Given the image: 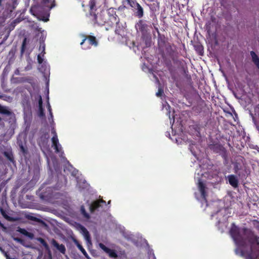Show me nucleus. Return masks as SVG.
Returning a JSON list of instances; mask_svg holds the SVG:
<instances>
[{
    "label": "nucleus",
    "mask_w": 259,
    "mask_h": 259,
    "mask_svg": "<svg viewBox=\"0 0 259 259\" xmlns=\"http://www.w3.org/2000/svg\"><path fill=\"white\" fill-rule=\"evenodd\" d=\"M38 116L41 118L45 117V114L44 112V109L42 107V100L41 96L39 97L38 100Z\"/></svg>",
    "instance_id": "nucleus-17"
},
{
    "label": "nucleus",
    "mask_w": 259,
    "mask_h": 259,
    "mask_svg": "<svg viewBox=\"0 0 259 259\" xmlns=\"http://www.w3.org/2000/svg\"><path fill=\"white\" fill-rule=\"evenodd\" d=\"M4 155L10 161H13L14 160L13 156L12 154H10L7 152H4Z\"/></svg>",
    "instance_id": "nucleus-35"
},
{
    "label": "nucleus",
    "mask_w": 259,
    "mask_h": 259,
    "mask_svg": "<svg viewBox=\"0 0 259 259\" xmlns=\"http://www.w3.org/2000/svg\"><path fill=\"white\" fill-rule=\"evenodd\" d=\"M33 81V78L30 77H21L19 78L18 82L19 83H24L28 82L29 83H31Z\"/></svg>",
    "instance_id": "nucleus-24"
},
{
    "label": "nucleus",
    "mask_w": 259,
    "mask_h": 259,
    "mask_svg": "<svg viewBox=\"0 0 259 259\" xmlns=\"http://www.w3.org/2000/svg\"><path fill=\"white\" fill-rule=\"evenodd\" d=\"M104 1L105 2V1H106V0H104Z\"/></svg>",
    "instance_id": "nucleus-55"
},
{
    "label": "nucleus",
    "mask_w": 259,
    "mask_h": 259,
    "mask_svg": "<svg viewBox=\"0 0 259 259\" xmlns=\"http://www.w3.org/2000/svg\"><path fill=\"white\" fill-rule=\"evenodd\" d=\"M8 36H9V34H8V35H6V36L4 37V38H3V39L2 41V42H1V43H0V45H1L2 44H3V43L4 42V41H6V40L7 39V38H8Z\"/></svg>",
    "instance_id": "nucleus-45"
},
{
    "label": "nucleus",
    "mask_w": 259,
    "mask_h": 259,
    "mask_svg": "<svg viewBox=\"0 0 259 259\" xmlns=\"http://www.w3.org/2000/svg\"><path fill=\"white\" fill-rule=\"evenodd\" d=\"M29 219L31 220H32V221H35L36 220V218L35 217H30L29 218Z\"/></svg>",
    "instance_id": "nucleus-48"
},
{
    "label": "nucleus",
    "mask_w": 259,
    "mask_h": 259,
    "mask_svg": "<svg viewBox=\"0 0 259 259\" xmlns=\"http://www.w3.org/2000/svg\"><path fill=\"white\" fill-rule=\"evenodd\" d=\"M209 148L216 153H220L226 158L227 150L225 148L219 143H215L209 145Z\"/></svg>",
    "instance_id": "nucleus-6"
},
{
    "label": "nucleus",
    "mask_w": 259,
    "mask_h": 259,
    "mask_svg": "<svg viewBox=\"0 0 259 259\" xmlns=\"http://www.w3.org/2000/svg\"><path fill=\"white\" fill-rule=\"evenodd\" d=\"M115 24L116 25L115 33L118 35H121L122 32L123 31V26H120L119 23L118 24Z\"/></svg>",
    "instance_id": "nucleus-25"
},
{
    "label": "nucleus",
    "mask_w": 259,
    "mask_h": 259,
    "mask_svg": "<svg viewBox=\"0 0 259 259\" xmlns=\"http://www.w3.org/2000/svg\"><path fill=\"white\" fill-rule=\"evenodd\" d=\"M242 232L244 240L249 242L250 247L249 251L241 249L240 255L245 257V259H259V237L251 229L247 228H243Z\"/></svg>",
    "instance_id": "nucleus-1"
},
{
    "label": "nucleus",
    "mask_w": 259,
    "mask_h": 259,
    "mask_svg": "<svg viewBox=\"0 0 259 259\" xmlns=\"http://www.w3.org/2000/svg\"><path fill=\"white\" fill-rule=\"evenodd\" d=\"M135 10V16L138 18H141L144 16V9L143 7L140 5L139 3L136 4L135 8H133Z\"/></svg>",
    "instance_id": "nucleus-14"
},
{
    "label": "nucleus",
    "mask_w": 259,
    "mask_h": 259,
    "mask_svg": "<svg viewBox=\"0 0 259 259\" xmlns=\"http://www.w3.org/2000/svg\"><path fill=\"white\" fill-rule=\"evenodd\" d=\"M39 50L41 51V53L39 54L42 55V56H44L45 54H46L45 44L44 42L40 43Z\"/></svg>",
    "instance_id": "nucleus-30"
},
{
    "label": "nucleus",
    "mask_w": 259,
    "mask_h": 259,
    "mask_svg": "<svg viewBox=\"0 0 259 259\" xmlns=\"http://www.w3.org/2000/svg\"><path fill=\"white\" fill-rule=\"evenodd\" d=\"M49 20V19L48 18H46V19H43V21H44L45 22H47Z\"/></svg>",
    "instance_id": "nucleus-49"
},
{
    "label": "nucleus",
    "mask_w": 259,
    "mask_h": 259,
    "mask_svg": "<svg viewBox=\"0 0 259 259\" xmlns=\"http://www.w3.org/2000/svg\"><path fill=\"white\" fill-rule=\"evenodd\" d=\"M253 226L259 231V221L256 220L252 221Z\"/></svg>",
    "instance_id": "nucleus-36"
},
{
    "label": "nucleus",
    "mask_w": 259,
    "mask_h": 259,
    "mask_svg": "<svg viewBox=\"0 0 259 259\" xmlns=\"http://www.w3.org/2000/svg\"><path fill=\"white\" fill-rule=\"evenodd\" d=\"M175 63L178 64L179 66H180L182 68H184V63H185V61L184 60H176L175 61Z\"/></svg>",
    "instance_id": "nucleus-37"
},
{
    "label": "nucleus",
    "mask_w": 259,
    "mask_h": 259,
    "mask_svg": "<svg viewBox=\"0 0 259 259\" xmlns=\"http://www.w3.org/2000/svg\"><path fill=\"white\" fill-rule=\"evenodd\" d=\"M37 241L44 247L46 251H47L50 259H52V252L50 250V247L45 240L42 238H37Z\"/></svg>",
    "instance_id": "nucleus-13"
},
{
    "label": "nucleus",
    "mask_w": 259,
    "mask_h": 259,
    "mask_svg": "<svg viewBox=\"0 0 259 259\" xmlns=\"http://www.w3.org/2000/svg\"><path fill=\"white\" fill-rule=\"evenodd\" d=\"M107 12L108 15H115V14H116L115 9L114 8H110L109 9H108L107 10Z\"/></svg>",
    "instance_id": "nucleus-33"
},
{
    "label": "nucleus",
    "mask_w": 259,
    "mask_h": 259,
    "mask_svg": "<svg viewBox=\"0 0 259 259\" xmlns=\"http://www.w3.org/2000/svg\"><path fill=\"white\" fill-rule=\"evenodd\" d=\"M3 0H0V6L2 5V3Z\"/></svg>",
    "instance_id": "nucleus-50"
},
{
    "label": "nucleus",
    "mask_w": 259,
    "mask_h": 259,
    "mask_svg": "<svg viewBox=\"0 0 259 259\" xmlns=\"http://www.w3.org/2000/svg\"><path fill=\"white\" fill-rule=\"evenodd\" d=\"M163 94V90L161 88H159L158 92L156 93V95L157 97H160Z\"/></svg>",
    "instance_id": "nucleus-38"
},
{
    "label": "nucleus",
    "mask_w": 259,
    "mask_h": 259,
    "mask_svg": "<svg viewBox=\"0 0 259 259\" xmlns=\"http://www.w3.org/2000/svg\"><path fill=\"white\" fill-rule=\"evenodd\" d=\"M129 6L133 8L138 3L136 0H126Z\"/></svg>",
    "instance_id": "nucleus-32"
},
{
    "label": "nucleus",
    "mask_w": 259,
    "mask_h": 259,
    "mask_svg": "<svg viewBox=\"0 0 259 259\" xmlns=\"http://www.w3.org/2000/svg\"><path fill=\"white\" fill-rule=\"evenodd\" d=\"M0 227L3 228L4 230L6 229V227L4 226V225L0 221Z\"/></svg>",
    "instance_id": "nucleus-46"
},
{
    "label": "nucleus",
    "mask_w": 259,
    "mask_h": 259,
    "mask_svg": "<svg viewBox=\"0 0 259 259\" xmlns=\"http://www.w3.org/2000/svg\"><path fill=\"white\" fill-rule=\"evenodd\" d=\"M19 232L23 235L29 236V233L24 229H20Z\"/></svg>",
    "instance_id": "nucleus-39"
},
{
    "label": "nucleus",
    "mask_w": 259,
    "mask_h": 259,
    "mask_svg": "<svg viewBox=\"0 0 259 259\" xmlns=\"http://www.w3.org/2000/svg\"><path fill=\"white\" fill-rule=\"evenodd\" d=\"M250 56L252 62L256 66V67L259 69V57L256 54V53L252 51L250 52Z\"/></svg>",
    "instance_id": "nucleus-18"
},
{
    "label": "nucleus",
    "mask_w": 259,
    "mask_h": 259,
    "mask_svg": "<svg viewBox=\"0 0 259 259\" xmlns=\"http://www.w3.org/2000/svg\"><path fill=\"white\" fill-rule=\"evenodd\" d=\"M51 244L61 253L63 254L65 253L66 248L64 245H63V244H59L55 239H52L51 240Z\"/></svg>",
    "instance_id": "nucleus-11"
},
{
    "label": "nucleus",
    "mask_w": 259,
    "mask_h": 259,
    "mask_svg": "<svg viewBox=\"0 0 259 259\" xmlns=\"http://www.w3.org/2000/svg\"><path fill=\"white\" fill-rule=\"evenodd\" d=\"M238 249H236V254H238Z\"/></svg>",
    "instance_id": "nucleus-51"
},
{
    "label": "nucleus",
    "mask_w": 259,
    "mask_h": 259,
    "mask_svg": "<svg viewBox=\"0 0 259 259\" xmlns=\"http://www.w3.org/2000/svg\"><path fill=\"white\" fill-rule=\"evenodd\" d=\"M89 18L94 26H102L106 25L107 26V17L103 11L96 14L95 12L89 14Z\"/></svg>",
    "instance_id": "nucleus-2"
},
{
    "label": "nucleus",
    "mask_w": 259,
    "mask_h": 259,
    "mask_svg": "<svg viewBox=\"0 0 259 259\" xmlns=\"http://www.w3.org/2000/svg\"><path fill=\"white\" fill-rule=\"evenodd\" d=\"M198 188L199 190L201 193V197L204 199H206V192L205 191V184L201 181V180H199V182L198 183Z\"/></svg>",
    "instance_id": "nucleus-15"
},
{
    "label": "nucleus",
    "mask_w": 259,
    "mask_h": 259,
    "mask_svg": "<svg viewBox=\"0 0 259 259\" xmlns=\"http://www.w3.org/2000/svg\"><path fill=\"white\" fill-rule=\"evenodd\" d=\"M194 47L198 55H202L203 54L204 49L202 45L199 43H197L194 45Z\"/></svg>",
    "instance_id": "nucleus-21"
},
{
    "label": "nucleus",
    "mask_w": 259,
    "mask_h": 259,
    "mask_svg": "<svg viewBox=\"0 0 259 259\" xmlns=\"http://www.w3.org/2000/svg\"><path fill=\"white\" fill-rule=\"evenodd\" d=\"M241 169V166L238 162H235L234 164V170L236 174H238V172Z\"/></svg>",
    "instance_id": "nucleus-31"
},
{
    "label": "nucleus",
    "mask_w": 259,
    "mask_h": 259,
    "mask_svg": "<svg viewBox=\"0 0 259 259\" xmlns=\"http://www.w3.org/2000/svg\"><path fill=\"white\" fill-rule=\"evenodd\" d=\"M230 234L235 242L238 245L244 246L245 245V241L240 233L239 229L238 227L232 224L230 230Z\"/></svg>",
    "instance_id": "nucleus-3"
},
{
    "label": "nucleus",
    "mask_w": 259,
    "mask_h": 259,
    "mask_svg": "<svg viewBox=\"0 0 259 259\" xmlns=\"http://www.w3.org/2000/svg\"><path fill=\"white\" fill-rule=\"evenodd\" d=\"M0 211L2 215L3 216V217L6 219L8 221H12V218L9 217L6 213V211L3 208H0Z\"/></svg>",
    "instance_id": "nucleus-26"
},
{
    "label": "nucleus",
    "mask_w": 259,
    "mask_h": 259,
    "mask_svg": "<svg viewBox=\"0 0 259 259\" xmlns=\"http://www.w3.org/2000/svg\"><path fill=\"white\" fill-rule=\"evenodd\" d=\"M74 242L77 247V248L80 250V251L82 252V253L84 255L85 258L87 259H90V256H89L88 254L86 252L85 250L83 248L82 246L79 243V242L76 239L74 240Z\"/></svg>",
    "instance_id": "nucleus-19"
},
{
    "label": "nucleus",
    "mask_w": 259,
    "mask_h": 259,
    "mask_svg": "<svg viewBox=\"0 0 259 259\" xmlns=\"http://www.w3.org/2000/svg\"><path fill=\"white\" fill-rule=\"evenodd\" d=\"M37 62L38 63L40 64L42 63L43 61H44V59L43 58H42V57L41 56V54H38L37 55Z\"/></svg>",
    "instance_id": "nucleus-40"
},
{
    "label": "nucleus",
    "mask_w": 259,
    "mask_h": 259,
    "mask_svg": "<svg viewBox=\"0 0 259 259\" xmlns=\"http://www.w3.org/2000/svg\"><path fill=\"white\" fill-rule=\"evenodd\" d=\"M51 133L53 134V137H58V136H57V133L56 132V130L55 129L54 127H53L52 129H51Z\"/></svg>",
    "instance_id": "nucleus-43"
},
{
    "label": "nucleus",
    "mask_w": 259,
    "mask_h": 259,
    "mask_svg": "<svg viewBox=\"0 0 259 259\" xmlns=\"http://www.w3.org/2000/svg\"><path fill=\"white\" fill-rule=\"evenodd\" d=\"M82 231L84 233V236L87 240H90V235L88 230L82 227Z\"/></svg>",
    "instance_id": "nucleus-34"
},
{
    "label": "nucleus",
    "mask_w": 259,
    "mask_h": 259,
    "mask_svg": "<svg viewBox=\"0 0 259 259\" xmlns=\"http://www.w3.org/2000/svg\"><path fill=\"white\" fill-rule=\"evenodd\" d=\"M137 30L144 34L147 31L148 25L143 20H139L135 26Z\"/></svg>",
    "instance_id": "nucleus-10"
},
{
    "label": "nucleus",
    "mask_w": 259,
    "mask_h": 259,
    "mask_svg": "<svg viewBox=\"0 0 259 259\" xmlns=\"http://www.w3.org/2000/svg\"><path fill=\"white\" fill-rule=\"evenodd\" d=\"M0 113L7 115H10L12 112L9 109L8 107L3 106L0 105Z\"/></svg>",
    "instance_id": "nucleus-22"
},
{
    "label": "nucleus",
    "mask_w": 259,
    "mask_h": 259,
    "mask_svg": "<svg viewBox=\"0 0 259 259\" xmlns=\"http://www.w3.org/2000/svg\"><path fill=\"white\" fill-rule=\"evenodd\" d=\"M83 39L81 42L80 43V45L82 46V49H90V47H83V45L86 40L89 41V44L94 46L95 47H97L98 45V41L97 40V38L95 36L93 35H83Z\"/></svg>",
    "instance_id": "nucleus-5"
},
{
    "label": "nucleus",
    "mask_w": 259,
    "mask_h": 259,
    "mask_svg": "<svg viewBox=\"0 0 259 259\" xmlns=\"http://www.w3.org/2000/svg\"><path fill=\"white\" fill-rule=\"evenodd\" d=\"M32 66L30 63H29L25 67V71H28L31 69Z\"/></svg>",
    "instance_id": "nucleus-44"
},
{
    "label": "nucleus",
    "mask_w": 259,
    "mask_h": 259,
    "mask_svg": "<svg viewBox=\"0 0 259 259\" xmlns=\"http://www.w3.org/2000/svg\"><path fill=\"white\" fill-rule=\"evenodd\" d=\"M99 246L105 253L108 254L110 257L115 258L118 256L117 253L115 250L107 247L102 243H100Z\"/></svg>",
    "instance_id": "nucleus-9"
},
{
    "label": "nucleus",
    "mask_w": 259,
    "mask_h": 259,
    "mask_svg": "<svg viewBox=\"0 0 259 259\" xmlns=\"http://www.w3.org/2000/svg\"><path fill=\"white\" fill-rule=\"evenodd\" d=\"M110 202H111V201H108V204H110Z\"/></svg>",
    "instance_id": "nucleus-53"
},
{
    "label": "nucleus",
    "mask_w": 259,
    "mask_h": 259,
    "mask_svg": "<svg viewBox=\"0 0 259 259\" xmlns=\"http://www.w3.org/2000/svg\"><path fill=\"white\" fill-rule=\"evenodd\" d=\"M51 140L52 142V147L54 148L55 152L57 153H59L61 151L62 147L59 144L58 137H56V136L53 137Z\"/></svg>",
    "instance_id": "nucleus-12"
},
{
    "label": "nucleus",
    "mask_w": 259,
    "mask_h": 259,
    "mask_svg": "<svg viewBox=\"0 0 259 259\" xmlns=\"http://www.w3.org/2000/svg\"><path fill=\"white\" fill-rule=\"evenodd\" d=\"M55 6V0H36V5L32 6L30 11L37 10L38 8H47L51 9Z\"/></svg>",
    "instance_id": "nucleus-4"
},
{
    "label": "nucleus",
    "mask_w": 259,
    "mask_h": 259,
    "mask_svg": "<svg viewBox=\"0 0 259 259\" xmlns=\"http://www.w3.org/2000/svg\"><path fill=\"white\" fill-rule=\"evenodd\" d=\"M120 22V19L116 14L115 15H108L107 17V30L110 29L113 27L115 24H118Z\"/></svg>",
    "instance_id": "nucleus-7"
},
{
    "label": "nucleus",
    "mask_w": 259,
    "mask_h": 259,
    "mask_svg": "<svg viewBox=\"0 0 259 259\" xmlns=\"http://www.w3.org/2000/svg\"><path fill=\"white\" fill-rule=\"evenodd\" d=\"M14 73L16 75H19L20 74L19 70L18 69H17L16 70H15Z\"/></svg>",
    "instance_id": "nucleus-47"
},
{
    "label": "nucleus",
    "mask_w": 259,
    "mask_h": 259,
    "mask_svg": "<svg viewBox=\"0 0 259 259\" xmlns=\"http://www.w3.org/2000/svg\"><path fill=\"white\" fill-rule=\"evenodd\" d=\"M158 45L163 47L165 44V38L164 35H161L158 31Z\"/></svg>",
    "instance_id": "nucleus-23"
},
{
    "label": "nucleus",
    "mask_w": 259,
    "mask_h": 259,
    "mask_svg": "<svg viewBox=\"0 0 259 259\" xmlns=\"http://www.w3.org/2000/svg\"><path fill=\"white\" fill-rule=\"evenodd\" d=\"M47 108H48V110L49 111L51 117L53 118V113L52 112V109H51V105H50L49 102L48 103Z\"/></svg>",
    "instance_id": "nucleus-41"
},
{
    "label": "nucleus",
    "mask_w": 259,
    "mask_h": 259,
    "mask_svg": "<svg viewBox=\"0 0 259 259\" xmlns=\"http://www.w3.org/2000/svg\"><path fill=\"white\" fill-rule=\"evenodd\" d=\"M81 209L82 211V213L84 215V216L87 218H89V215L85 212V210L84 209V208L83 207H82Z\"/></svg>",
    "instance_id": "nucleus-42"
},
{
    "label": "nucleus",
    "mask_w": 259,
    "mask_h": 259,
    "mask_svg": "<svg viewBox=\"0 0 259 259\" xmlns=\"http://www.w3.org/2000/svg\"><path fill=\"white\" fill-rule=\"evenodd\" d=\"M193 129H194L197 132V135L198 136L200 134V131L201 129V125L200 124H195L192 126Z\"/></svg>",
    "instance_id": "nucleus-27"
},
{
    "label": "nucleus",
    "mask_w": 259,
    "mask_h": 259,
    "mask_svg": "<svg viewBox=\"0 0 259 259\" xmlns=\"http://www.w3.org/2000/svg\"><path fill=\"white\" fill-rule=\"evenodd\" d=\"M102 203H103L104 205L106 204V201L103 199L96 200L92 202L90 207L91 212H93L96 210H100V209L103 208Z\"/></svg>",
    "instance_id": "nucleus-8"
},
{
    "label": "nucleus",
    "mask_w": 259,
    "mask_h": 259,
    "mask_svg": "<svg viewBox=\"0 0 259 259\" xmlns=\"http://www.w3.org/2000/svg\"><path fill=\"white\" fill-rule=\"evenodd\" d=\"M39 196L41 199H45L48 197V195L46 194V192H44L43 188H40L39 189Z\"/></svg>",
    "instance_id": "nucleus-29"
},
{
    "label": "nucleus",
    "mask_w": 259,
    "mask_h": 259,
    "mask_svg": "<svg viewBox=\"0 0 259 259\" xmlns=\"http://www.w3.org/2000/svg\"><path fill=\"white\" fill-rule=\"evenodd\" d=\"M228 179L229 184L234 188H237L238 186V180L237 177L233 175H231L228 176Z\"/></svg>",
    "instance_id": "nucleus-16"
},
{
    "label": "nucleus",
    "mask_w": 259,
    "mask_h": 259,
    "mask_svg": "<svg viewBox=\"0 0 259 259\" xmlns=\"http://www.w3.org/2000/svg\"><path fill=\"white\" fill-rule=\"evenodd\" d=\"M27 44V38L25 37L22 42V44L21 48V55H23L26 49V46Z\"/></svg>",
    "instance_id": "nucleus-28"
},
{
    "label": "nucleus",
    "mask_w": 259,
    "mask_h": 259,
    "mask_svg": "<svg viewBox=\"0 0 259 259\" xmlns=\"http://www.w3.org/2000/svg\"><path fill=\"white\" fill-rule=\"evenodd\" d=\"M2 118L0 117V121L2 120Z\"/></svg>",
    "instance_id": "nucleus-54"
},
{
    "label": "nucleus",
    "mask_w": 259,
    "mask_h": 259,
    "mask_svg": "<svg viewBox=\"0 0 259 259\" xmlns=\"http://www.w3.org/2000/svg\"><path fill=\"white\" fill-rule=\"evenodd\" d=\"M21 149H22V150H24V148H23V147L22 146H21Z\"/></svg>",
    "instance_id": "nucleus-52"
},
{
    "label": "nucleus",
    "mask_w": 259,
    "mask_h": 259,
    "mask_svg": "<svg viewBox=\"0 0 259 259\" xmlns=\"http://www.w3.org/2000/svg\"><path fill=\"white\" fill-rule=\"evenodd\" d=\"M97 1L96 0H90L89 1V8L90 14L95 12L97 10L96 8Z\"/></svg>",
    "instance_id": "nucleus-20"
}]
</instances>
